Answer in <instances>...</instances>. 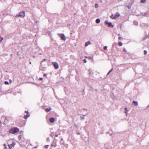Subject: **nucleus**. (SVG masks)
Masks as SVG:
<instances>
[{"label":"nucleus","mask_w":149,"mask_h":149,"mask_svg":"<svg viewBox=\"0 0 149 149\" xmlns=\"http://www.w3.org/2000/svg\"><path fill=\"white\" fill-rule=\"evenodd\" d=\"M19 131V129L17 127H13L10 129L9 130L10 133L12 134H14L18 132Z\"/></svg>","instance_id":"obj_1"},{"label":"nucleus","mask_w":149,"mask_h":149,"mask_svg":"<svg viewBox=\"0 0 149 149\" xmlns=\"http://www.w3.org/2000/svg\"><path fill=\"white\" fill-rule=\"evenodd\" d=\"M120 16V14L118 13H117L115 15L112 14L110 16L111 18L113 19H116L118 17Z\"/></svg>","instance_id":"obj_2"},{"label":"nucleus","mask_w":149,"mask_h":149,"mask_svg":"<svg viewBox=\"0 0 149 149\" xmlns=\"http://www.w3.org/2000/svg\"><path fill=\"white\" fill-rule=\"evenodd\" d=\"M58 35L62 40H65L66 39V38L63 34L58 33Z\"/></svg>","instance_id":"obj_3"},{"label":"nucleus","mask_w":149,"mask_h":149,"mask_svg":"<svg viewBox=\"0 0 149 149\" xmlns=\"http://www.w3.org/2000/svg\"><path fill=\"white\" fill-rule=\"evenodd\" d=\"M52 63L55 69H57L58 68V64L56 62H53Z\"/></svg>","instance_id":"obj_4"},{"label":"nucleus","mask_w":149,"mask_h":149,"mask_svg":"<svg viewBox=\"0 0 149 149\" xmlns=\"http://www.w3.org/2000/svg\"><path fill=\"white\" fill-rule=\"evenodd\" d=\"M25 16V13L24 11L21 12L19 14V16L21 18L24 17Z\"/></svg>","instance_id":"obj_5"},{"label":"nucleus","mask_w":149,"mask_h":149,"mask_svg":"<svg viewBox=\"0 0 149 149\" xmlns=\"http://www.w3.org/2000/svg\"><path fill=\"white\" fill-rule=\"evenodd\" d=\"M56 146V142L55 141H53L51 145V147H55Z\"/></svg>","instance_id":"obj_6"},{"label":"nucleus","mask_w":149,"mask_h":149,"mask_svg":"<svg viewBox=\"0 0 149 149\" xmlns=\"http://www.w3.org/2000/svg\"><path fill=\"white\" fill-rule=\"evenodd\" d=\"M15 144V143L13 142L12 144L8 145V147L10 149H11L12 147L14 146Z\"/></svg>","instance_id":"obj_7"},{"label":"nucleus","mask_w":149,"mask_h":149,"mask_svg":"<svg viewBox=\"0 0 149 149\" xmlns=\"http://www.w3.org/2000/svg\"><path fill=\"white\" fill-rule=\"evenodd\" d=\"M25 112L26 113H27V114L26 115H25L24 116V118L25 119H26L28 117H29V116H30V115L29 114V113H28V111H25Z\"/></svg>","instance_id":"obj_8"},{"label":"nucleus","mask_w":149,"mask_h":149,"mask_svg":"<svg viewBox=\"0 0 149 149\" xmlns=\"http://www.w3.org/2000/svg\"><path fill=\"white\" fill-rule=\"evenodd\" d=\"M105 23L106 24H108L109 26H111L112 27H113V25H112L111 23V22H109L107 21H106L105 22Z\"/></svg>","instance_id":"obj_9"},{"label":"nucleus","mask_w":149,"mask_h":149,"mask_svg":"<svg viewBox=\"0 0 149 149\" xmlns=\"http://www.w3.org/2000/svg\"><path fill=\"white\" fill-rule=\"evenodd\" d=\"M20 140L22 142H25L27 143V140L24 137L21 138Z\"/></svg>","instance_id":"obj_10"},{"label":"nucleus","mask_w":149,"mask_h":149,"mask_svg":"<svg viewBox=\"0 0 149 149\" xmlns=\"http://www.w3.org/2000/svg\"><path fill=\"white\" fill-rule=\"evenodd\" d=\"M91 44V42L90 41H88L86 42L85 44V46L86 47L88 45H90Z\"/></svg>","instance_id":"obj_11"},{"label":"nucleus","mask_w":149,"mask_h":149,"mask_svg":"<svg viewBox=\"0 0 149 149\" xmlns=\"http://www.w3.org/2000/svg\"><path fill=\"white\" fill-rule=\"evenodd\" d=\"M49 120L51 122L53 123L55 121V119L53 118H52L50 119Z\"/></svg>","instance_id":"obj_12"},{"label":"nucleus","mask_w":149,"mask_h":149,"mask_svg":"<svg viewBox=\"0 0 149 149\" xmlns=\"http://www.w3.org/2000/svg\"><path fill=\"white\" fill-rule=\"evenodd\" d=\"M51 109V108H47L45 109V111L46 112H48L50 111Z\"/></svg>","instance_id":"obj_13"},{"label":"nucleus","mask_w":149,"mask_h":149,"mask_svg":"<svg viewBox=\"0 0 149 149\" xmlns=\"http://www.w3.org/2000/svg\"><path fill=\"white\" fill-rule=\"evenodd\" d=\"M133 103H134V105L135 106H137L138 105V103L137 102L135 101H133Z\"/></svg>","instance_id":"obj_14"},{"label":"nucleus","mask_w":149,"mask_h":149,"mask_svg":"<svg viewBox=\"0 0 149 149\" xmlns=\"http://www.w3.org/2000/svg\"><path fill=\"white\" fill-rule=\"evenodd\" d=\"M100 20L99 19H97L96 20V22L97 23H99L100 22Z\"/></svg>","instance_id":"obj_15"},{"label":"nucleus","mask_w":149,"mask_h":149,"mask_svg":"<svg viewBox=\"0 0 149 149\" xmlns=\"http://www.w3.org/2000/svg\"><path fill=\"white\" fill-rule=\"evenodd\" d=\"M146 0H141L140 2L141 3H145Z\"/></svg>","instance_id":"obj_16"},{"label":"nucleus","mask_w":149,"mask_h":149,"mask_svg":"<svg viewBox=\"0 0 149 149\" xmlns=\"http://www.w3.org/2000/svg\"><path fill=\"white\" fill-rule=\"evenodd\" d=\"M118 44L120 46H122L123 44L121 42H119Z\"/></svg>","instance_id":"obj_17"},{"label":"nucleus","mask_w":149,"mask_h":149,"mask_svg":"<svg viewBox=\"0 0 149 149\" xmlns=\"http://www.w3.org/2000/svg\"><path fill=\"white\" fill-rule=\"evenodd\" d=\"M4 84L6 85H7L9 84V83L7 81H5L4 82Z\"/></svg>","instance_id":"obj_18"},{"label":"nucleus","mask_w":149,"mask_h":149,"mask_svg":"<svg viewBox=\"0 0 149 149\" xmlns=\"http://www.w3.org/2000/svg\"><path fill=\"white\" fill-rule=\"evenodd\" d=\"M49 145H46L45 146V148H46V149H47L48 147H49Z\"/></svg>","instance_id":"obj_19"},{"label":"nucleus","mask_w":149,"mask_h":149,"mask_svg":"<svg viewBox=\"0 0 149 149\" xmlns=\"http://www.w3.org/2000/svg\"><path fill=\"white\" fill-rule=\"evenodd\" d=\"M54 136V133H52L51 134V136L52 137H53Z\"/></svg>","instance_id":"obj_20"},{"label":"nucleus","mask_w":149,"mask_h":149,"mask_svg":"<svg viewBox=\"0 0 149 149\" xmlns=\"http://www.w3.org/2000/svg\"><path fill=\"white\" fill-rule=\"evenodd\" d=\"M98 6V5L96 3L95 4V7L96 8H97Z\"/></svg>","instance_id":"obj_21"},{"label":"nucleus","mask_w":149,"mask_h":149,"mask_svg":"<svg viewBox=\"0 0 149 149\" xmlns=\"http://www.w3.org/2000/svg\"><path fill=\"white\" fill-rule=\"evenodd\" d=\"M107 46H105L104 47V50H106L107 49Z\"/></svg>","instance_id":"obj_22"},{"label":"nucleus","mask_w":149,"mask_h":149,"mask_svg":"<svg viewBox=\"0 0 149 149\" xmlns=\"http://www.w3.org/2000/svg\"><path fill=\"white\" fill-rule=\"evenodd\" d=\"M1 40H0V42H2V40H3V37H1L0 38Z\"/></svg>","instance_id":"obj_23"},{"label":"nucleus","mask_w":149,"mask_h":149,"mask_svg":"<svg viewBox=\"0 0 149 149\" xmlns=\"http://www.w3.org/2000/svg\"><path fill=\"white\" fill-rule=\"evenodd\" d=\"M147 53V51L146 50H144V54L146 55V54Z\"/></svg>","instance_id":"obj_24"},{"label":"nucleus","mask_w":149,"mask_h":149,"mask_svg":"<svg viewBox=\"0 0 149 149\" xmlns=\"http://www.w3.org/2000/svg\"><path fill=\"white\" fill-rule=\"evenodd\" d=\"M113 70V69H112L110 71H109V72L107 74V75H108L111 72L112 70Z\"/></svg>","instance_id":"obj_25"},{"label":"nucleus","mask_w":149,"mask_h":149,"mask_svg":"<svg viewBox=\"0 0 149 149\" xmlns=\"http://www.w3.org/2000/svg\"><path fill=\"white\" fill-rule=\"evenodd\" d=\"M88 59H93V58H92L91 56H89L88 57Z\"/></svg>","instance_id":"obj_26"},{"label":"nucleus","mask_w":149,"mask_h":149,"mask_svg":"<svg viewBox=\"0 0 149 149\" xmlns=\"http://www.w3.org/2000/svg\"><path fill=\"white\" fill-rule=\"evenodd\" d=\"M86 59H84V62L85 63H86Z\"/></svg>","instance_id":"obj_27"},{"label":"nucleus","mask_w":149,"mask_h":149,"mask_svg":"<svg viewBox=\"0 0 149 149\" xmlns=\"http://www.w3.org/2000/svg\"><path fill=\"white\" fill-rule=\"evenodd\" d=\"M39 79L40 80H43V78L42 77H40L39 78Z\"/></svg>","instance_id":"obj_28"},{"label":"nucleus","mask_w":149,"mask_h":149,"mask_svg":"<svg viewBox=\"0 0 149 149\" xmlns=\"http://www.w3.org/2000/svg\"><path fill=\"white\" fill-rule=\"evenodd\" d=\"M44 76L46 77L47 76V74H43Z\"/></svg>","instance_id":"obj_29"},{"label":"nucleus","mask_w":149,"mask_h":149,"mask_svg":"<svg viewBox=\"0 0 149 149\" xmlns=\"http://www.w3.org/2000/svg\"><path fill=\"white\" fill-rule=\"evenodd\" d=\"M121 37H118V39H119V40H120V39H121Z\"/></svg>","instance_id":"obj_30"},{"label":"nucleus","mask_w":149,"mask_h":149,"mask_svg":"<svg viewBox=\"0 0 149 149\" xmlns=\"http://www.w3.org/2000/svg\"><path fill=\"white\" fill-rule=\"evenodd\" d=\"M16 17H19V14L18 15H16Z\"/></svg>","instance_id":"obj_31"},{"label":"nucleus","mask_w":149,"mask_h":149,"mask_svg":"<svg viewBox=\"0 0 149 149\" xmlns=\"http://www.w3.org/2000/svg\"><path fill=\"white\" fill-rule=\"evenodd\" d=\"M55 136H56V137H58V135L57 134H56L55 135Z\"/></svg>","instance_id":"obj_32"},{"label":"nucleus","mask_w":149,"mask_h":149,"mask_svg":"<svg viewBox=\"0 0 149 149\" xmlns=\"http://www.w3.org/2000/svg\"><path fill=\"white\" fill-rule=\"evenodd\" d=\"M125 110L126 111L127 110V108H125Z\"/></svg>","instance_id":"obj_33"},{"label":"nucleus","mask_w":149,"mask_h":149,"mask_svg":"<svg viewBox=\"0 0 149 149\" xmlns=\"http://www.w3.org/2000/svg\"><path fill=\"white\" fill-rule=\"evenodd\" d=\"M85 57L86 58H88V57L86 56H85Z\"/></svg>","instance_id":"obj_34"},{"label":"nucleus","mask_w":149,"mask_h":149,"mask_svg":"<svg viewBox=\"0 0 149 149\" xmlns=\"http://www.w3.org/2000/svg\"><path fill=\"white\" fill-rule=\"evenodd\" d=\"M11 81H10V83H11Z\"/></svg>","instance_id":"obj_35"},{"label":"nucleus","mask_w":149,"mask_h":149,"mask_svg":"<svg viewBox=\"0 0 149 149\" xmlns=\"http://www.w3.org/2000/svg\"><path fill=\"white\" fill-rule=\"evenodd\" d=\"M2 37H1L0 36V38H1Z\"/></svg>","instance_id":"obj_36"},{"label":"nucleus","mask_w":149,"mask_h":149,"mask_svg":"<svg viewBox=\"0 0 149 149\" xmlns=\"http://www.w3.org/2000/svg\"><path fill=\"white\" fill-rule=\"evenodd\" d=\"M125 113H127V112H125Z\"/></svg>","instance_id":"obj_37"}]
</instances>
